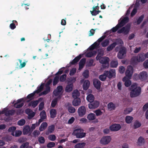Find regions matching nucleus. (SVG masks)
<instances>
[{
    "instance_id": "1",
    "label": "nucleus",
    "mask_w": 148,
    "mask_h": 148,
    "mask_svg": "<svg viewBox=\"0 0 148 148\" xmlns=\"http://www.w3.org/2000/svg\"><path fill=\"white\" fill-rule=\"evenodd\" d=\"M133 68L131 66H127L125 73L126 76L122 79L123 81L125 82V86L127 87L129 86L131 84V81L129 79H130L133 74Z\"/></svg>"
},
{
    "instance_id": "2",
    "label": "nucleus",
    "mask_w": 148,
    "mask_h": 148,
    "mask_svg": "<svg viewBox=\"0 0 148 148\" xmlns=\"http://www.w3.org/2000/svg\"><path fill=\"white\" fill-rule=\"evenodd\" d=\"M131 91L130 96L133 98L138 96L140 94L141 88L140 86L137 87L136 84H132L130 88Z\"/></svg>"
},
{
    "instance_id": "3",
    "label": "nucleus",
    "mask_w": 148,
    "mask_h": 148,
    "mask_svg": "<svg viewBox=\"0 0 148 148\" xmlns=\"http://www.w3.org/2000/svg\"><path fill=\"white\" fill-rule=\"evenodd\" d=\"M84 132V130L82 129H76L73 131V134L77 138H82L85 137L86 135V133Z\"/></svg>"
},
{
    "instance_id": "4",
    "label": "nucleus",
    "mask_w": 148,
    "mask_h": 148,
    "mask_svg": "<svg viewBox=\"0 0 148 148\" xmlns=\"http://www.w3.org/2000/svg\"><path fill=\"white\" fill-rule=\"evenodd\" d=\"M131 25L130 23L127 24L125 26L119 29L117 32L118 34L122 33L124 35H127L130 31Z\"/></svg>"
},
{
    "instance_id": "5",
    "label": "nucleus",
    "mask_w": 148,
    "mask_h": 148,
    "mask_svg": "<svg viewBox=\"0 0 148 148\" xmlns=\"http://www.w3.org/2000/svg\"><path fill=\"white\" fill-rule=\"evenodd\" d=\"M44 86V83H42L41 85L37 87V90L34 91L33 93L28 95L27 97L28 99H30L33 97L36 93L38 94L40 92L43 90Z\"/></svg>"
},
{
    "instance_id": "6",
    "label": "nucleus",
    "mask_w": 148,
    "mask_h": 148,
    "mask_svg": "<svg viewBox=\"0 0 148 148\" xmlns=\"http://www.w3.org/2000/svg\"><path fill=\"white\" fill-rule=\"evenodd\" d=\"M121 42H123V41L121 39H116V42H113L107 47L106 49L107 51H109L112 50L117 45L119 44H121Z\"/></svg>"
},
{
    "instance_id": "7",
    "label": "nucleus",
    "mask_w": 148,
    "mask_h": 148,
    "mask_svg": "<svg viewBox=\"0 0 148 148\" xmlns=\"http://www.w3.org/2000/svg\"><path fill=\"white\" fill-rule=\"evenodd\" d=\"M111 139L112 138L110 136H103L100 140V142L102 145H107L110 142Z\"/></svg>"
},
{
    "instance_id": "8",
    "label": "nucleus",
    "mask_w": 148,
    "mask_h": 148,
    "mask_svg": "<svg viewBox=\"0 0 148 148\" xmlns=\"http://www.w3.org/2000/svg\"><path fill=\"white\" fill-rule=\"evenodd\" d=\"M99 101L94 100L88 104V107L90 109H93L97 108L99 105Z\"/></svg>"
},
{
    "instance_id": "9",
    "label": "nucleus",
    "mask_w": 148,
    "mask_h": 148,
    "mask_svg": "<svg viewBox=\"0 0 148 148\" xmlns=\"http://www.w3.org/2000/svg\"><path fill=\"white\" fill-rule=\"evenodd\" d=\"M105 71V74L107 75V77L109 78L112 77H114L116 75L115 70L113 69H110L109 71Z\"/></svg>"
},
{
    "instance_id": "10",
    "label": "nucleus",
    "mask_w": 148,
    "mask_h": 148,
    "mask_svg": "<svg viewBox=\"0 0 148 148\" xmlns=\"http://www.w3.org/2000/svg\"><path fill=\"white\" fill-rule=\"evenodd\" d=\"M86 111V109L85 107L82 106L78 108L77 112L79 116L82 117L85 114Z\"/></svg>"
},
{
    "instance_id": "11",
    "label": "nucleus",
    "mask_w": 148,
    "mask_h": 148,
    "mask_svg": "<svg viewBox=\"0 0 148 148\" xmlns=\"http://www.w3.org/2000/svg\"><path fill=\"white\" fill-rule=\"evenodd\" d=\"M121 19V18L119 20L118 23L122 27L128 23L129 19L128 17L125 16L124 17L122 20Z\"/></svg>"
},
{
    "instance_id": "12",
    "label": "nucleus",
    "mask_w": 148,
    "mask_h": 148,
    "mask_svg": "<svg viewBox=\"0 0 148 148\" xmlns=\"http://www.w3.org/2000/svg\"><path fill=\"white\" fill-rule=\"evenodd\" d=\"M121 126L119 124H113L110 127V129L112 131H117L120 130Z\"/></svg>"
},
{
    "instance_id": "13",
    "label": "nucleus",
    "mask_w": 148,
    "mask_h": 148,
    "mask_svg": "<svg viewBox=\"0 0 148 148\" xmlns=\"http://www.w3.org/2000/svg\"><path fill=\"white\" fill-rule=\"evenodd\" d=\"M63 90V87L62 86H57L56 88L54 90L53 93L55 96H57L60 94L62 93L61 92Z\"/></svg>"
},
{
    "instance_id": "14",
    "label": "nucleus",
    "mask_w": 148,
    "mask_h": 148,
    "mask_svg": "<svg viewBox=\"0 0 148 148\" xmlns=\"http://www.w3.org/2000/svg\"><path fill=\"white\" fill-rule=\"evenodd\" d=\"M94 86L97 90H99L101 88V82L98 79H94L93 81Z\"/></svg>"
},
{
    "instance_id": "15",
    "label": "nucleus",
    "mask_w": 148,
    "mask_h": 148,
    "mask_svg": "<svg viewBox=\"0 0 148 148\" xmlns=\"http://www.w3.org/2000/svg\"><path fill=\"white\" fill-rule=\"evenodd\" d=\"M126 53L125 49H122L120 50L117 54V57L119 59H123Z\"/></svg>"
},
{
    "instance_id": "16",
    "label": "nucleus",
    "mask_w": 148,
    "mask_h": 148,
    "mask_svg": "<svg viewBox=\"0 0 148 148\" xmlns=\"http://www.w3.org/2000/svg\"><path fill=\"white\" fill-rule=\"evenodd\" d=\"M147 77V73L145 71H143L140 73L138 75L139 79L142 81L146 80Z\"/></svg>"
},
{
    "instance_id": "17",
    "label": "nucleus",
    "mask_w": 148,
    "mask_h": 148,
    "mask_svg": "<svg viewBox=\"0 0 148 148\" xmlns=\"http://www.w3.org/2000/svg\"><path fill=\"white\" fill-rule=\"evenodd\" d=\"M66 107L67 108L69 112L70 113H73L75 111V108L72 107L71 104L69 102L67 103Z\"/></svg>"
},
{
    "instance_id": "18",
    "label": "nucleus",
    "mask_w": 148,
    "mask_h": 148,
    "mask_svg": "<svg viewBox=\"0 0 148 148\" xmlns=\"http://www.w3.org/2000/svg\"><path fill=\"white\" fill-rule=\"evenodd\" d=\"M136 57L138 62H143L146 58H147L145 56V54H144V53H139Z\"/></svg>"
},
{
    "instance_id": "19",
    "label": "nucleus",
    "mask_w": 148,
    "mask_h": 148,
    "mask_svg": "<svg viewBox=\"0 0 148 148\" xmlns=\"http://www.w3.org/2000/svg\"><path fill=\"white\" fill-rule=\"evenodd\" d=\"M83 54H80L78 56L75 57L70 63L71 65H74L81 58Z\"/></svg>"
},
{
    "instance_id": "20",
    "label": "nucleus",
    "mask_w": 148,
    "mask_h": 148,
    "mask_svg": "<svg viewBox=\"0 0 148 148\" xmlns=\"http://www.w3.org/2000/svg\"><path fill=\"white\" fill-rule=\"evenodd\" d=\"M110 59L108 57H103L101 58L99 60V62L102 64H108Z\"/></svg>"
},
{
    "instance_id": "21",
    "label": "nucleus",
    "mask_w": 148,
    "mask_h": 148,
    "mask_svg": "<svg viewBox=\"0 0 148 148\" xmlns=\"http://www.w3.org/2000/svg\"><path fill=\"white\" fill-rule=\"evenodd\" d=\"M31 129L29 125L25 126L23 128V132L24 135H26L29 133H31Z\"/></svg>"
},
{
    "instance_id": "22",
    "label": "nucleus",
    "mask_w": 148,
    "mask_h": 148,
    "mask_svg": "<svg viewBox=\"0 0 148 148\" xmlns=\"http://www.w3.org/2000/svg\"><path fill=\"white\" fill-rule=\"evenodd\" d=\"M42 99L41 98H40L38 100H36V101H32L29 103V106H31L34 108L36 107L38 104L39 101H40V99Z\"/></svg>"
},
{
    "instance_id": "23",
    "label": "nucleus",
    "mask_w": 148,
    "mask_h": 148,
    "mask_svg": "<svg viewBox=\"0 0 148 148\" xmlns=\"http://www.w3.org/2000/svg\"><path fill=\"white\" fill-rule=\"evenodd\" d=\"M73 87V85L72 83L68 84L65 88V91L66 92H70L72 91Z\"/></svg>"
},
{
    "instance_id": "24",
    "label": "nucleus",
    "mask_w": 148,
    "mask_h": 148,
    "mask_svg": "<svg viewBox=\"0 0 148 148\" xmlns=\"http://www.w3.org/2000/svg\"><path fill=\"white\" fill-rule=\"evenodd\" d=\"M86 62V59L85 58H83L81 60L79 63V70L82 69L84 67Z\"/></svg>"
},
{
    "instance_id": "25",
    "label": "nucleus",
    "mask_w": 148,
    "mask_h": 148,
    "mask_svg": "<svg viewBox=\"0 0 148 148\" xmlns=\"http://www.w3.org/2000/svg\"><path fill=\"white\" fill-rule=\"evenodd\" d=\"M90 85V82L88 80H86L83 84V89L84 90H87Z\"/></svg>"
},
{
    "instance_id": "26",
    "label": "nucleus",
    "mask_w": 148,
    "mask_h": 148,
    "mask_svg": "<svg viewBox=\"0 0 148 148\" xmlns=\"http://www.w3.org/2000/svg\"><path fill=\"white\" fill-rule=\"evenodd\" d=\"M50 117L52 118H54L56 116L57 114L56 110L54 109H51L50 111Z\"/></svg>"
},
{
    "instance_id": "27",
    "label": "nucleus",
    "mask_w": 148,
    "mask_h": 148,
    "mask_svg": "<svg viewBox=\"0 0 148 148\" xmlns=\"http://www.w3.org/2000/svg\"><path fill=\"white\" fill-rule=\"evenodd\" d=\"M81 103V99L79 98L74 99L73 101V105L74 106H79Z\"/></svg>"
},
{
    "instance_id": "28",
    "label": "nucleus",
    "mask_w": 148,
    "mask_h": 148,
    "mask_svg": "<svg viewBox=\"0 0 148 148\" xmlns=\"http://www.w3.org/2000/svg\"><path fill=\"white\" fill-rule=\"evenodd\" d=\"M4 112L5 115L7 116H9L10 115H13L15 113V111L14 110L12 109L8 111H5Z\"/></svg>"
},
{
    "instance_id": "29",
    "label": "nucleus",
    "mask_w": 148,
    "mask_h": 148,
    "mask_svg": "<svg viewBox=\"0 0 148 148\" xmlns=\"http://www.w3.org/2000/svg\"><path fill=\"white\" fill-rule=\"evenodd\" d=\"M47 124L46 122L42 123L39 127V130L40 131H42L45 130L47 126Z\"/></svg>"
},
{
    "instance_id": "30",
    "label": "nucleus",
    "mask_w": 148,
    "mask_h": 148,
    "mask_svg": "<svg viewBox=\"0 0 148 148\" xmlns=\"http://www.w3.org/2000/svg\"><path fill=\"white\" fill-rule=\"evenodd\" d=\"M55 129V126L52 125L48 127L47 131L46 133L47 134H49V133H51L53 132Z\"/></svg>"
},
{
    "instance_id": "31",
    "label": "nucleus",
    "mask_w": 148,
    "mask_h": 148,
    "mask_svg": "<svg viewBox=\"0 0 148 148\" xmlns=\"http://www.w3.org/2000/svg\"><path fill=\"white\" fill-rule=\"evenodd\" d=\"M145 139L142 136L140 137L138 139L137 144L139 146H141L143 145L145 143Z\"/></svg>"
},
{
    "instance_id": "32",
    "label": "nucleus",
    "mask_w": 148,
    "mask_h": 148,
    "mask_svg": "<svg viewBox=\"0 0 148 148\" xmlns=\"http://www.w3.org/2000/svg\"><path fill=\"white\" fill-rule=\"evenodd\" d=\"M133 120V118L130 116H127L125 118V122L127 124L131 123Z\"/></svg>"
},
{
    "instance_id": "33",
    "label": "nucleus",
    "mask_w": 148,
    "mask_h": 148,
    "mask_svg": "<svg viewBox=\"0 0 148 148\" xmlns=\"http://www.w3.org/2000/svg\"><path fill=\"white\" fill-rule=\"evenodd\" d=\"M94 96L91 94H89L86 97L87 100L90 103L94 101Z\"/></svg>"
},
{
    "instance_id": "34",
    "label": "nucleus",
    "mask_w": 148,
    "mask_h": 148,
    "mask_svg": "<svg viewBox=\"0 0 148 148\" xmlns=\"http://www.w3.org/2000/svg\"><path fill=\"white\" fill-rule=\"evenodd\" d=\"M16 129V127L15 126H12L10 127L8 130L9 132H11V135L14 136L15 131Z\"/></svg>"
},
{
    "instance_id": "35",
    "label": "nucleus",
    "mask_w": 148,
    "mask_h": 148,
    "mask_svg": "<svg viewBox=\"0 0 148 148\" xmlns=\"http://www.w3.org/2000/svg\"><path fill=\"white\" fill-rule=\"evenodd\" d=\"M80 93L77 90H75L72 93V97L74 99L78 98Z\"/></svg>"
},
{
    "instance_id": "36",
    "label": "nucleus",
    "mask_w": 148,
    "mask_h": 148,
    "mask_svg": "<svg viewBox=\"0 0 148 148\" xmlns=\"http://www.w3.org/2000/svg\"><path fill=\"white\" fill-rule=\"evenodd\" d=\"M87 118L88 120L91 121L95 119L96 118V116L94 114L90 113L88 114Z\"/></svg>"
},
{
    "instance_id": "37",
    "label": "nucleus",
    "mask_w": 148,
    "mask_h": 148,
    "mask_svg": "<svg viewBox=\"0 0 148 148\" xmlns=\"http://www.w3.org/2000/svg\"><path fill=\"white\" fill-rule=\"evenodd\" d=\"M86 145L85 143H79L74 146V148H84Z\"/></svg>"
},
{
    "instance_id": "38",
    "label": "nucleus",
    "mask_w": 148,
    "mask_h": 148,
    "mask_svg": "<svg viewBox=\"0 0 148 148\" xmlns=\"http://www.w3.org/2000/svg\"><path fill=\"white\" fill-rule=\"evenodd\" d=\"M59 75L56 76L53 79V86H56L59 82Z\"/></svg>"
},
{
    "instance_id": "39",
    "label": "nucleus",
    "mask_w": 148,
    "mask_h": 148,
    "mask_svg": "<svg viewBox=\"0 0 148 148\" xmlns=\"http://www.w3.org/2000/svg\"><path fill=\"white\" fill-rule=\"evenodd\" d=\"M97 53V51H94L88 53L86 54L87 57L90 58L96 55Z\"/></svg>"
},
{
    "instance_id": "40",
    "label": "nucleus",
    "mask_w": 148,
    "mask_h": 148,
    "mask_svg": "<svg viewBox=\"0 0 148 148\" xmlns=\"http://www.w3.org/2000/svg\"><path fill=\"white\" fill-rule=\"evenodd\" d=\"M141 125V123L138 120H136L134 123V128L135 129H137L140 127Z\"/></svg>"
},
{
    "instance_id": "41",
    "label": "nucleus",
    "mask_w": 148,
    "mask_h": 148,
    "mask_svg": "<svg viewBox=\"0 0 148 148\" xmlns=\"http://www.w3.org/2000/svg\"><path fill=\"white\" fill-rule=\"evenodd\" d=\"M40 118L42 119H46L47 116L46 113L44 110L42 111L40 114Z\"/></svg>"
},
{
    "instance_id": "42",
    "label": "nucleus",
    "mask_w": 148,
    "mask_h": 148,
    "mask_svg": "<svg viewBox=\"0 0 148 148\" xmlns=\"http://www.w3.org/2000/svg\"><path fill=\"white\" fill-rule=\"evenodd\" d=\"M118 65V62L117 61L112 60L110 63V66L112 67L116 68Z\"/></svg>"
},
{
    "instance_id": "43",
    "label": "nucleus",
    "mask_w": 148,
    "mask_h": 148,
    "mask_svg": "<svg viewBox=\"0 0 148 148\" xmlns=\"http://www.w3.org/2000/svg\"><path fill=\"white\" fill-rule=\"evenodd\" d=\"M121 27L119 25V24H118L115 27H113L111 29V31L113 32H115L117 31H118L119 29L121 28Z\"/></svg>"
},
{
    "instance_id": "44",
    "label": "nucleus",
    "mask_w": 148,
    "mask_h": 148,
    "mask_svg": "<svg viewBox=\"0 0 148 148\" xmlns=\"http://www.w3.org/2000/svg\"><path fill=\"white\" fill-rule=\"evenodd\" d=\"M107 77V75L105 74L104 71L103 74L99 76V78L101 81H103L106 80Z\"/></svg>"
},
{
    "instance_id": "45",
    "label": "nucleus",
    "mask_w": 148,
    "mask_h": 148,
    "mask_svg": "<svg viewBox=\"0 0 148 148\" xmlns=\"http://www.w3.org/2000/svg\"><path fill=\"white\" fill-rule=\"evenodd\" d=\"M144 17V15L142 14L140 16L137 20L136 23L137 25L140 24L143 21Z\"/></svg>"
},
{
    "instance_id": "46",
    "label": "nucleus",
    "mask_w": 148,
    "mask_h": 148,
    "mask_svg": "<svg viewBox=\"0 0 148 148\" xmlns=\"http://www.w3.org/2000/svg\"><path fill=\"white\" fill-rule=\"evenodd\" d=\"M108 109L110 110H114L115 109V105L112 102L109 103L108 105Z\"/></svg>"
},
{
    "instance_id": "47",
    "label": "nucleus",
    "mask_w": 148,
    "mask_h": 148,
    "mask_svg": "<svg viewBox=\"0 0 148 148\" xmlns=\"http://www.w3.org/2000/svg\"><path fill=\"white\" fill-rule=\"evenodd\" d=\"M66 77V75L64 74L61 75L59 78V80L60 82H63L65 81Z\"/></svg>"
},
{
    "instance_id": "48",
    "label": "nucleus",
    "mask_w": 148,
    "mask_h": 148,
    "mask_svg": "<svg viewBox=\"0 0 148 148\" xmlns=\"http://www.w3.org/2000/svg\"><path fill=\"white\" fill-rule=\"evenodd\" d=\"M133 109L132 108H127L125 109L123 112V114H127L130 113L132 111Z\"/></svg>"
},
{
    "instance_id": "49",
    "label": "nucleus",
    "mask_w": 148,
    "mask_h": 148,
    "mask_svg": "<svg viewBox=\"0 0 148 148\" xmlns=\"http://www.w3.org/2000/svg\"><path fill=\"white\" fill-rule=\"evenodd\" d=\"M26 123V121L24 119H21L19 120L17 123L18 125L20 126H23Z\"/></svg>"
},
{
    "instance_id": "50",
    "label": "nucleus",
    "mask_w": 148,
    "mask_h": 148,
    "mask_svg": "<svg viewBox=\"0 0 148 148\" xmlns=\"http://www.w3.org/2000/svg\"><path fill=\"white\" fill-rule=\"evenodd\" d=\"M94 112L95 113L96 115L97 116H99L101 115L102 114L103 112L99 109H98L95 110Z\"/></svg>"
},
{
    "instance_id": "51",
    "label": "nucleus",
    "mask_w": 148,
    "mask_h": 148,
    "mask_svg": "<svg viewBox=\"0 0 148 148\" xmlns=\"http://www.w3.org/2000/svg\"><path fill=\"white\" fill-rule=\"evenodd\" d=\"M109 43V41L108 39H106L101 43V45L103 47L107 46Z\"/></svg>"
},
{
    "instance_id": "52",
    "label": "nucleus",
    "mask_w": 148,
    "mask_h": 148,
    "mask_svg": "<svg viewBox=\"0 0 148 148\" xmlns=\"http://www.w3.org/2000/svg\"><path fill=\"white\" fill-rule=\"evenodd\" d=\"M23 102L21 103H17L16 105V103L14 104V107L16 108H19L22 107L24 105Z\"/></svg>"
},
{
    "instance_id": "53",
    "label": "nucleus",
    "mask_w": 148,
    "mask_h": 148,
    "mask_svg": "<svg viewBox=\"0 0 148 148\" xmlns=\"http://www.w3.org/2000/svg\"><path fill=\"white\" fill-rule=\"evenodd\" d=\"M57 102L58 101L57 100V98H54L53 100L51 103V106L53 108L55 107L57 104Z\"/></svg>"
},
{
    "instance_id": "54",
    "label": "nucleus",
    "mask_w": 148,
    "mask_h": 148,
    "mask_svg": "<svg viewBox=\"0 0 148 148\" xmlns=\"http://www.w3.org/2000/svg\"><path fill=\"white\" fill-rule=\"evenodd\" d=\"M82 75L85 78H88L89 77V71L87 70H85L83 73Z\"/></svg>"
},
{
    "instance_id": "55",
    "label": "nucleus",
    "mask_w": 148,
    "mask_h": 148,
    "mask_svg": "<svg viewBox=\"0 0 148 148\" xmlns=\"http://www.w3.org/2000/svg\"><path fill=\"white\" fill-rule=\"evenodd\" d=\"M15 134H14V136L15 137H19L22 134V132L20 130H16L15 132Z\"/></svg>"
},
{
    "instance_id": "56",
    "label": "nucleus",
    "mask_w": 148,
    "mask_h": 148,
    "mask_svg": "<svg viewBox=\"0 0 148 148\" xmlns=\"http://www.w3.org/2000/svg\"><path fill=\"white\" fill-rule=\"evenodd\" d=\"M76 69L75 68H74L71 69L70 71L69 75L71 76L73 75L76 72Z\"/></svg>"
},
{
    "instance_id": "57",
    "label": "nucleus",
    "mask_w": 148,
    "mask_h": 148,
    "mask_svg": "<svg viewBox=\"0 0 148 148\" xmlns=\"http://www.w3.org/2000/svg\"><path fill=\"white\" fill-rule=\"evenodd\" d=\"M29 143L26 142L24 143L20 146V148H27L29 145Z\"/></svg>"
},
{
    "instance_id": "58",
    "label": "nucleus",
    "mask_w": 148,
    "mask_h": 148,
    "mask_svg": "<svg viewBox=\"0 0 148 148\" xmlns=\"http://www.w3.org/2000/svg\"><path fill=\"white\" fill-rule=\"evenodd\" d=\"M38 140L39 142L41 144L44 143L45 141V139L44 137L42 136L39 137Z\"/></svg>"
},
{
    "instance_id": "59",
    "label": "nucleus",
    "mask_w": 148,
    "mask_h": 148,
    "mask_svg": "<svg viewBox=\"0 0 148 148\" xmlns=\"http://www.w3.org/2000/svg\"><path fill=\"white\" fill-rule=\"evenodd\" d=\"M48 138L49 140L52 141H54L56 139V136L54 134L50 135Z\"/></svg>"
},
{
    "instance_id": "60",
    "label": "nucleus",
    "mask_w": 148,
    "mask_h": 148,
    "mask_svg": "<svg viewBox=\"0 0 148 148\" xmlns=\"http://www.w3.org/2000/svg\"><path fill=\"white\" fill-rule=\"evenodd\" d=\"M44 102H41L39 105L38 110L39 111L42 110L44 108Z\"/></svg>"
},
{
    "instance_id": "61",
    "label": "nucleus",
    "mask_w": 148,
    "mask_h": 148,
    "mask_svg": "<svg viewBox=\"0 0 148 148\" xmlns=\"http://www.w3.org/2000/svg\"><path fill=\"white\" fill-rule=\"evenodd\" d=\"M55 145V144L53 142L49 143L47 145V147L48 148H52L54 147Z\"/></svg>"
},
{
    "instance_id": "62",
    "label": "nucleus",
    "mask_w": 148,
    "mask_h": 148,
    "mask_svg": "<svg viewBox=\"0 0 148 148\" xmlns=\"http://www.w3.org/2000/svg\"><path fill=\"white\" fill-rule=\"evenodd\" d=\"M40 132L38 130H34L33 133V135L34 137H36V136H38L40 134Z\"/></svg>"
},
{
    "instance_id": "63",
    "label": "nucleus",
    "mask_w": 148,
    "mask_h": 148,
    "mask_svg": "<svg viewBox=\"0 0 148 148\" xmlns=\"http://www.w3.org/2000/svg\"><path fill=\"white\" fill-rule=\"evenodd\" d=\"M131 61L134 64L138 62L137 58L136 56H133L131 59Z\"/></svg>"
},
{
    "instance_id": "64",
    "label": "nucleus",
    "mask_w": 148,
    "mask_h": 148,
    "mask_svg": "<svg viewBox=\"0 0 148 148\" xmlns=\"http://www.w3.org/2000/svg\"><path fill=\"white\" fill-rule=\"evenodd\" d=\"M143 66L145 68H148V59L146 60L144 62Z\"/></svg>"
}]
</instances>
